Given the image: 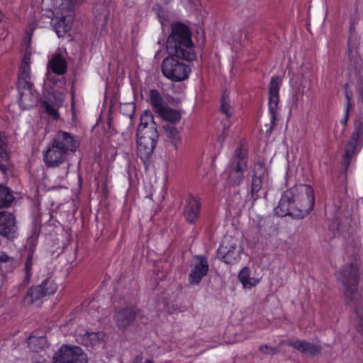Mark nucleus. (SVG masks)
I'll return each mask as SVG.
<instances>
[{"instance_id": "23", "label": "nucleus", "mask_w": 363, "mask_h": 363, "mask_svg": "<svg viewBox=\"0 0 363 363\" xmlns=\"http://www.w3.org/2000/svg\"><path fill=\"white\" fill-rule=\"evenodd\" d=\"M163 129L168 140L177 148L182 143L180 130L172 124H165Z\"/></svg>"}, {"instance_id": "39", "label": "nucleus", "mask_w": 363, "mask_h": 363, "mask_svg": "<svg viewBox=\"0 0 363 363\" xmlns=\"http://www.w3.org/2000/svg\"><path fill=\"white\" fill-rule=\"evenodd\" d=\"M274 83H275V80L274 79ZM273 93H274V104L277 106V101L275 102V99L277 100V98H278L279 91H278V89L275 86L274 84Z\"/></svg>"}, {"instance_id": "21", "label": "nucleus", "mask_w": 363, "mask_h": 363, "mask_svg": "<svg viewBox=\"0 0 363 363\" xmlns=\"http://www.w3.org/2000/svg\"><path fill=\"white\" fill-rule=\"evenodd\" d=\"M239 281L242 287L245 289H251L256 286L259 282V279L251 276L250 270L248 267H244L238 274Z\"/></svg>"}, {"instance_id": "40", "label": "nucleus", "mask_w": 363, "mask_h": 363, "mask_svg": "<svg viewBox=\"0 0 363 363\" xmlns=\"http://www.w3.org/2000/svg\"><path fill=\"white\" fill-rule=\"evenodd\" d=\"M11 258L10 257H9L6 254H1L0 255V262H9V260L11 259Z\"/></svg>"}, {"instance_id": "8", "label": "nucleus", "mask_w": 363, "mask_h": 363, "mask_svg": "<svg viewBox=\"0 0 363 363\" xmlns=\"http://www.w3.org/2000/svg\"><path fill=\"white\" fill-rule=\"evenodd\" d=\"M158 138V132L154 130L138 133L137 155L143 162L151 157Z\"/></svg>"}, {"instance_id": "1", "label": "nucleus", "mask_w": 363, "mask_h": 363, "mask_svg": "<svg viewBox=\"0 0 363 363\" xmlns=\"http://www.w3.org/2000/svg\"><path fill=\"white\" fill-rule=\"evenodd\" d=\"M315 195L313 187L307 184L296 185L283 192L274 213L302 219L313 209Z\"/></svg>"}, {"instance_id": "2", "label": "nucleus", "mask_w": 363, "mask_h": 363, "mask_svg": "<svg viewBox=\"0 0 363 363\" xmlns=\"http://www.w3.org/2000/svg\"><path fill=\"white\" fill-rule=\"evenodd\" d=\"M193 47L191 33L189 28L180 23L172 24L171 34L167 40L169 54L191 62L196 58Z\"/></svg>"}, {"instance_id": "27", "label": "nucleus", "mask_w": 363, "mask_h": 363, "mask_svg": "<svg viewBox=\"0 0 363 363\" xmlns=\"http://www.w3.org/2000/svg\"><path fill=\"white\" fill-rule=\"evenodd\" d=\"M13 200V195L5 186L0 185V208L9 206Z\"/></svg>"}, {"instance_id": "4", "label": "nucleus", "mask_w": 363, "mask_h": 363, "mask_svg": "<svg viewBox=\"0 0 363 363\" xmlns=\"http://www.w3.org/2000/svg\"><path fill=\"white\" fill-rule=\"evenodd\" d=\"M176 55H169L162 63L163 75L173 82H181L186 79L191 72V68L180 62ZM180 59H182L180 57Z\"/></svg>"}, {"instance_id": "7", "label": "nucleus", "mask_w": 363, "mask_h": 363, "mask_svg": "<svg viewBox=\"0 0 363 363\" xmlns=\"http://www.w3.org/2000/svg\"><path fill=\"white\" fill-rule=\"evenodd\" d=\"M85 352L78 346L62 345L55 357L54 363H88Z\"/></svg>"}, {"instance_id": "5", "label": "nucleus", "mask_w": 363, "mask_h": 363, "mask_svg": "<svg viewBox=\"0 0 363 363\" xmlns=\"http://www.w3.org/2000/svg\"><path fill=\"white\" fill-rule=\"evenodd\" d=\"M363 148V121L356 119L354 121L352 130L346 143L343 158L349 165L353 157L357 155Z\"/></svg>"}, {"instance_id": "20", "label": "nucleus", "mask_w": 363, "mask_h": 363, "mask_svg": "<svg viewBox=\"0 0 363 363\" xmlns=\"http://www.w3.org/2000/svg\"><path fill=\"white\" fill-rule=\"evenodd\" d=\"M38 96L33 90L21 91L19 104L23 109H28L37 105Z\"/></svg>"}, {"instance_id": "15", "label": "nucleus", "mask_w": 363, "mask_h": 363, "mask_svg": "<svg viewBox=\"0 0 363 363\" xmlns=\"http://www.w3.org/2000/svg\"><path fill=\"white\" fill-rule=\"evenodd\" d=\"M16 230L15 217L7 211H0V235L12 236Z\"/></svg>"}, {"instance_id": "6", "label": "nucleus", "mask_w": 363, "mask_h": 363, "mask_svg": "<svg viewBox=\"0 0 363 363\" xmlns=\"http://www.w3.org/2000/svg\"><path fill=\"white\" fill-rule=\"evenodd\" d=\"M247 167L245 151L237 148L227 169L228 179L233 185H239L243 179V172Z\"/></svg>"}, {"instance_id": "34", "label": "nucleus", "mask_w": 363, "mask_h": 363, "mask_svg": "<svg viewBox=\"0 0 363 363\" xmlns=\"http://www.w3.org/2000/svg\"><path fill=\"white\" fill-rule=\"evenodd\" d=\"M18 87L21 91L26 90H33V84L30 82V76L18 77Z\"/></svg>"}, {"instance_id": "3", "label": "nucleus", "mask_w": 363, "mask_h": 363, "mask_svg": "<svg viewBox=\"0 0 363 363\" xmlns=\"http://www.w3.org/2000/svg\"><path fill=\"white\" fill-rule=\"evenodd\" d=\"M43 6L47 11H50L52 16L64 18L66 23L60 26L59 23H56L58 32L64 33L69 28L71 21H74V12L71 0H43Z\"/></svg>"}, {"instance_id": "16", "label": "nucleus", "mask_w": 363, "mask_h": 363, "mask_svg": "<svg viewBox=\"0 0 363 363\" xmlns=\"http://www.w3.org/2000/svg\"><path fill=\"white\" fill-rule=\"evenodd\" d=\"M288 345L303 354L311 356L318 354L322 350L321 347L318 345H315L313 343H311L299 339L289 340Z\"/></svg>"}, {"instance_id": "45", "label": "nucleus", "mask_w": 363, "mask_h": 363, "mask_svg": "<svg viewBox=\"0 0 363 363\" xmlns=\"http://www.w3.org/2000/svg\"><path fill=\"white\" fill-rule=\"evenodd\" d=\"M273 120H274V125L275 124V121H276V116H275V113H274V118H273Z\"/></svg>"}, {"instance_id": "37", "label": "nucleus", "mask_w": 363, "mask_h": 363, "mask_svg": "<svg viewBox=\"0 0 363 363\" xmlns=\"http://www.w3.org/2000/svg\"><path fill=\"white\" fill-rule=\"evenodd\" d=\"M272 103V78H271L270 82L269 83V112H272V106L271 104Z\"/></svg>"}, {"instance_id": "28", "label": "nucleus", "mask_w": 363, "mask_h": 363, "mask_svg": "<svg viewBox=\"0 0 363 363\" xmlns=\"http://www.w3.org/2000/svg\"><path fill=\"white\" fill-rule=\"evenodd\" d=\"M39 286L42 288L44 296L53 294L57 289V284L51 278H47Z\"/></svg>"}, {"instance_id": "13", "label": "nucleus", "mask_w": 363, "mask_h": 363, "mask_svg": "<svg viewBox=\"0 0 363 363\" xmlns=\"http://www.w3.org/2000/svg\"><path fill=\"white\" fill-rule=\"evenodd\" d=\"M218 254L225 263L233 264L240 259V249L235 243L229 244L223 241L218 250Z\"/></svg>"}, {"instance_id": "43", "label": "nucleus", "mask_w": 363, "mask_h": 363, "mask_svg": "<svg viewBox=\"0 0 363 363\" xmlns=\"http://www.w3.org/2000/svg\"><path fill=\"white\" fill-rule=\"evenodd\" d=\"M337 230H335V229H333V230L332 233H333V236H335V234H336V231H337Z\"/></svg>"}, {"instance_id": "47", "label": "nucleus", "mask_w": 363, "mask_h": 363, "mask_svg": "<svg viewBox=\"0 0 363 363\" xmlns=\"http://www.w3.org/2000/svg\"><path fill=\"white\" fill-rule=\"evenodd\" d=\"M4 169V166L0 164V169Z\"/></svg>"}, {"instance_id": "41", "label": "nucleus", "mask_w": 363, "mask_h": 363, "mask_svg": "<svg viewBox=\"0 0 363 363\" xmlns=\"http://www.w3.org/2000/svg\"><path fill=\"white\" fill-rule=\"evenodd\" d=\"M44 341V339L40 337V338H37V337H30V340H29V344L30 345H32L33 343H35L36 342H43Z\"/></svg>"}, {"instance_id": "18", "label": "nucleus", "mask_w": 363, "mask_h": 363, "mask_svg": "<svg viewBox=\"0 0 363 363\" xmlns=\"http://www.w3.org/2000/svg\"><path fill=\"white\" fill-rule=\"evenodd\" d=\"M157 132L156 124L154 122L153 116L150 111H145L140 116V123L138 128V133L143 132Z\"/></svg>"}, {"instance_id": "19", "label": "nucleus", "mask_w": 363, "mask_h": 363, "mask_svg": "<svg viewBox=\"0 0 363 363\" xmlns=\"http://www.w3.org/2000/svg\"><path fill=\"white\" fill-rule=\"evenodd\" d=\"M48 69L57 74H63L67 71V62L60 54H54L48 64Z\"/></svg>"}, {"instance_id": "17", "label": "nucleus", "mask_w": 363, "mask_h": 363, "mask_svg": "<svg viewBox=\"0 0 363 363\" xmlns=\"http://www.w3.org/2000/svg\"><path fill=\"white\" fill-rule=\"evenodd\" d=\"M199 202L194 197L189 196L184 212L186 220L194 223L199 217Z\"/></svg>"}, {"instance_id": "44", "label": "nucleus", "mask_w": 363, "mask_h": 363, "mask_svg": "<svg viewBox=\"0 0 363 363\" xmlns=\"http://www.w3.org/2000/svg\"><path fill=\"white\" fill-rule=\"evenodd\" d=\"M4 15L0 12V21L3 19Z\"/></svg>"}, {"instance_id": "33", "label": "nucleus", "mask_w": 363, "mask_h": 363, "mask_svg": "<svg viewBox=\"0 0 363 363\" xmlns=\"http://www.w3.org/2000/svg\"><path fill=\"white\" fill-rule=\"evenodd\" d=\"M73 21H71L69 25V28L64 32V33H61L58 32V29L56 27V23L58 22L60 26L62 27V26H63L66 23L65 21H64V18L60 19V18H56V16H52V27H53L55 31L56 32L57 35L60 38L65 36V34L67 33H68L71 30Z\"/></svg>"}, {"instance_id": "31", "label": "nucleus", "mask_w": 363, "mask_h": 363, "mask_svg": "<svg viewBox=\"0 0 363 363\" xmlns=\"http://www.w3.org/2000/svg\"><path fill=\"white\" fill-rule=\"evenodd\" d=\"M33 252H30L26 258V263H25V267H24V272H25V277L24 281L26 282V284L29 283L30 279L31 277L32 274V267H33Z\"/></svg>"}, {"instance_id": "25", "label": "nucleus", "mask_w": 363, "mask_h": 363, "mask_svg": "<svg viewBox=\"0 0 363 363\" xmlns=\"http://www.w3.org/2000/svg\"><path fill=\"white\" fill-rule=\"evenodd\" d=\"M63 101H64L63 96L62 94H60L54 106H52L51 104H50L48 101H42L40 102L41 107L44 109V111L48 115L51 116L52 118L58 119L60 117V114H59L57 108H55V106H57L59 107V106H62Z\"/></svg>"}, {"instance_id": "14", "label": "nucleus", "mask_w": 363, "mask_h": 363, "mask_svg": "<svg viewBox=\"0 0 363 363\" xmlns=\"http://www.w3.org/2000/svg\"><path fill=\"white\" fill-rule=\"evenodd\" d=\"M137 310L134 307L125 308L118 311L114 315V321L121 330L128 328L135 320Z\"/></svg>"}, {"instance_id": "46", "label": "nucleus", "mask_w": 363, "mask_h": 363, "mask_svg": "<svg viewBox=\"0 0 363 363\" xmlns=\"http://www.w3.org/2000/svg\"><path fill=\"white\" fill-rule=\"evenodd\" d=\"M218 139H219L220 140H224V137L221 138V135H220V136H219V138H218Z\"/></svg>"}, {"instance_id": "26", "label": "nucleus", "mask_w": 363, "mask_h": 363, "mask_svg": "<svg viewBox=\"0 0 363 363\" xmlns=\"http://www.w3.org/2000/svg\"><path fill=\"white\" fill-rule=\"evenodd\" d=\"M159 116L164 121H169L170 123H174L180 121L181 120V113L172 108L167 106L165 109H164Z\"/></svg>"}, {"instance_id": "38", "label": "nucleus", "mask_w": 363, "mask_h": 363, "mask_svg": "<svg viewBox=\"0 0 363 363\" xmlns=\"http://www.w3.org/2000/svg\"><path fill=\"white\" fill-rule=\"evenodd\" d=\"M259 350L264 354H267L271 350V348L267 345H263L259 347Z\"/></svg>"}, {"instance_id": "35", "label": "nucleus", "mask_w": 363, "mask_h": 363, "mask_svg": "<svg viewBox=\"0 0 363 363\" xmlns=\"http://www.w3.org/2000/svg\"><path fill=\"white\" fill-rule=\"evenodd\" d=\"M220 110L222 113H224L228 118L231 116L232 112L230 105V100L225 96H223Z\"/></svg>"}, {"instance_id": "42", "label": "nucleus", "mask_w": 363, "mask_h": 363, "mask_svg": "<svg viewBox=\"0 0 363 363\" xmlns=\"http://www.w3.org/2000/svg\"><path fill=\"white\" fill-rule=\"evenodd\" d=\"M272 130V125H270V127L266 131V135L269 137L270 135V132L271 130Z\"/></svg>"}, {"instance_id": "11", "label": "nucleus", "mask_w": 363, "mask_h": 363, "mask_svg": "<svg viewBox=\"0 0 363 363\" xmlns=\"http://www.w3.org/2000/svg\"><path fill=\"white\" fill-rule=\"evenodd\" d=\"M68 155L51 142L43 153V160L48 167H56L64 163Z\"/></svg>"}, {"instance_id": "24", "label": "nucleus", "mask_w": 363, "mask_h": 363, "mask_svg": "<svg viewBox=\"0 0 363 363\" xmlns=\"http://www.w3.org/2000/svg\"><path fill=\"white\" fill-rule=\"evenodd\" d=\"M43 296L42 288L39 285L30 287L23 299V303L26 306L31 305Z\"/></svg>"}, {"instance_id": "32", "label": "nucleus", "mask_w": 363, "mask_h": 363, "mask_svg": "<svg viewBox=\"0 0 363 363\" xmlns=\"http://www.w3.org/2000/svg\"><path fill=\"white\" fill-rule=\"evenodd\" d=\"M238 15L243 20H250L255 16V9L252 6H242L239 9Z\"/></svg>"}, {"instance_id": "30", "label": "nucleus", "mask_w": 363, "mask_h": 363, "mask_svg": "<svg viewBox=\"0 0 363 363\" xmlns=\"http://www.w3.org/2000/svg\"><path fill=\"white\" fill-rule=\"evenodd\" d=\"M345 97L347 99V104L344 109L343 116L340 121V124L344 127V128L347 125V121L349 120L350 111L352 106V98L347 92H346Z\"/></svg>"}, {"instance_id": "10", "label": "nucleus", "mask_w": 363, "mask_h": 363, "mask_svg": "<svg viewBox=\"0 0 363 363\" xmlns=\"http://www.w3.org/2000/svg\"><path fill=\"white\" fill-rule=\"evenodd\" d=\"M189 269V283L191 285L199 284L209 269L207 258L201 255L194 256L190 261Z\"/></svg>"}, {"instance_id": "22", "label": "nucleus", "mask_w": 363, "mask_h": 363, "mask_svg": "<svg viewBox=\"0 0 363 363\" xmlns=\"http://www.w3.org/2000/svg\"><path fill=\"white\" fill-rule=\"evenodd\" d=\"M150 102L154 111L158 115L168 106L160 92L155 89L150 91Z\"/></svg>"}, {"instance_id": "9", "label": "nucleus", "mask_w": 363, "mask_h": 363, "mask_svg": "<svg viewBox=\"0 0 363 363\" xmlns=\"http://www.w3.org/2000/svg\"><path fill=\"white\" fill-rule=\"evenodd\" d=\"M74 336L78 343L91 348L104 344L106 340V335L103 331L93 332L81 326L76 329Z\"/></svg>"}, {"instance_id": "12", "label": "nucleus", "mask_w": 363, "mask_h": 363, "mask_svg": "<svg viewBox=\"0 0 363 363\" xmlns=\"http://www.w3.org/2000/svg\"><path fill=\"white\" fill-rule=\"evenodd\" d=\"M52 142L67 155L74 152L79 145L74 135L62 130L57 131Z\"/></svg>"}, {"instance_id": "29", "label": "nucleus", "mask_w": 363, "mask_h": 363, "mask_svg": "<svg viewBox=\"0 0 363 363\" xmlns=\"http://www.w3.org/2000/svg\"><path fill=\"white\" fill-rule=\"evenodd\" d=\"M30 55H26L23 58L19 68L18 77H29L30 76Z\"/></svg>"}, {"instance_id": "36", "label": "nucleus", "mask_w": 363, "mask_h": 363, "mask_svg": "<svg viewBox=\"0 0 363 363\" xmlns=\"http://www.w3.org/2000/svg\"><path fill=\"white\" fill-rule=\"evenodd\" d=\"M262 187V179L259 177H254L252 180L251 184V193L252 196L254 197V195L257 194Z\"/></svg>"}]
</instances>
